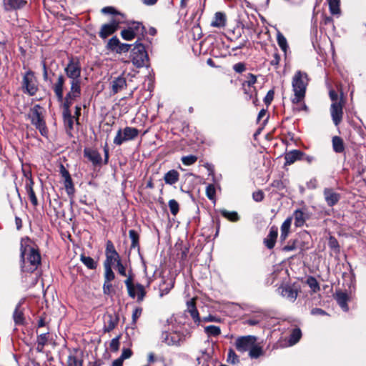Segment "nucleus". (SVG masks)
Instances as JSON below:
<instances>
[{
  "label": "nucleus",
  "mask_w": 366,
  "mask_h": 366,
  "mask_svg": "<svg viewBox=\"0 0 366 366\" xmlns=\"http://www.w3.org/2000/svg\"><path fill=\"white\" fill-rule=\"evenodd\" d=\"M139 29H141L142 31L144 29V26L142 25V24L139 22L134 23L132 26H129L127 29L122 30L121 31V36L124 40L131 41L135 38Z\"/></svg>",
  "instance_id": "nucleus-17"
},
{
  "label": "nucleus",
  "mask_w": 366,
  "mask_h": 366,
  "mask_svg": "<svg viewBox=\"0 0 366 366\" xmlns=\"http://www.w3.org/2000/svg\"><path fill=\"white\" fill-rule=\"evenodd\" d=\"M81 260L89 269H93L97 267L94 260L90 257L81 255Z\"/></svg>",
  "instance_id": "nucleus-42"
},
{
  "label": "nucleus",
  "mask_w": 366,
  "mask_h": 366,
  "mask_svg": "<svg viewBox=\"0 0 366 366\" xmlns=\"http://www.w3.org/2000/svg\"><path fill=\"white\" fill-rule=\"evenodd\" d=\"M335 298L337 304L344 311L346 312L348 310L347 301L349 297L347 293L338 291L335 293Z\"/></svg>",
  "instance_id": "nucleus-24"
},
{
  "label": "nucleus",
  "mask_w": 366,
  "mask_h": 366,
  "mask_svg": "<svg viewBox=\"0 0 366 366\" xmlns=\"http://www.w3.org/2000/svg\"><path fill=\"white\" fill-rule=\"evenodd\" d=\"M307 84V74L301 71H297L292 81V91L294 92V97L292 98L293 104H298L304 100Z\"/></svg>",
  "instance_id": "nucleus-4"
},
{
  "label": "nucleus",
  "mask_w": 366,
  "mask_h": 366,
  "mask_svg": "<svg viewBox=\"0 0 366 366\" xmlns=\"http://www.w3.org/2000/svg\"><path fill=\"white\" fill-rule=\"evenodd\" d=\"M67 366H82V362L78 357L71 355L68 357Z\"/></svg>",
  "instance_id": "nucleus-52"
},
{
  "label": "nucleus",
  "mask_w": 366,
  "mask_h": 366,
  "mask_svg": "<svg viewBox=\"0 0 366 366\" xmlns=\"http://www.w3.org/2000/svg\"><path fill=\"white\" fill-rule=\"evenodd\" d=\"M44 109L40 105H34L30 111L29 118L31 124L39 131L41 134L46 137L48 134V129L44 121Z\"/></svg>",
  "instance_id": "nucleus-5"
},
{
  "label": "nucleus",
  "mask_w": 366,
  "mask_h": 366,
  "mask_svg": "<svg viewBox=\"0 0 366 366\" xmlns=\"http://www.w3.org/2000/svg\"><path fill=\"white\" fill-rule=\"evenodd\" d=\"M84 157H86L94 165H99L102 162V156L99 152L95 149L85 148L84 149Z\"/></svg>",
  "instance_id": "nucleus-20"
},
{
  "label": "nucleus",
  "mask_w": 366,
  "mask_h": 366,
  "mask_svg": "<svg viewBox=\"0 0 366 366\" xmlns=\"http://www.w3.org/2000/svg\"><path fill=\"white\" fill-rule=\"evenodd\" d=\"M204 332L210 337H217L221 334V329L218 326L209 325L204 327Z\"/></svg>",
  "instance_id": "nucleus-34"
},
{
  "label": "nucleus",
  "mask_w": 366,
  "mask_h": 366,
  "mask_svg": "<svg viewBox=\"0 0 366 366\" xmlns=\"http://www.w3.org/2000/svg\"><path fill=\"white\" fill-rule=\"evenodd\" d=\"M220 214L231 222H237L239 219L237 212H229L226 209H221Z\"/></svg>",
  "instance_id": "nucleus-35"
},
{
  "label": "nucleus",
  "mask_w": 366,
  "mask_h": 366,
  "mask_svg": "<svg viewBox=\"0 0 366 366\" xmlns=\"http://www.w3.org/2000/svg\"><path fill=\"white\" fill-rule=\"evenodd\" d=\"M181 160L183 164L189 166L197 162V157L194 155H187L182 157Z\"/></svg>",
  "instance_id": "nucleus-49"
},
{
  "label": "nucleus",
  "mask_w": 366,
  "mask_h": 366,
  "mask_svg": "<svg viewBox=\"0 0 366 366\" xmlns=\"http://www.w3.org/2000/svg\"><path fill=\"white\" fill-rule=\"evenodd\" d=\"M307 283L314 292H316L320 290L318 282L313 277H308Z\"/></svg>",
  "instance_id": "nucleus-44"
},
{
  "label": "nucleus",
  "mask_w": 366,
  "mask_h": 366,
  "mask_svg": "<svg viewBox=\"0 0 366 366\" xmlns=\"http://www.w3.org/2000/svg\"><path fill=\"white\" fill-rule=\"evenodd\" d=\"M119 337H117L113 338L109 344L110 350L113 352H117L119 347Z\"/></svg>",
  "instance_id": "nucleus-55"
},
{
  "label": "nucleus",
  "mask_w": 366,
  "mask_h": 366,
  "mask_svg": "<svg viewBox=\"0 0 366 366\" xmlns=\"http://www.w3.org/2000/svg\"><path fill=\"white\" fill-rule=\"evenodd\" d=\"M227 362L230 364L235 365L239 362L238 355L235 353L233 349H229L227 353Z\"/></svg>",
  "instance_id": "nucleus-40"
},
{
  "label": "nucleus",
  "mask_w": 366,
  "mask_h": 366,
  "mask_svg": "<svg viewBox=\"0 0 366 366\" xmlns=\"http://www.w3.org/2000/svg\"><path fill=\"white\" fill-rule=\"evenodd\" d=\"M206 195L207 198L212 201H215L216 189L214 184H209L206 187Z\"/></svg>",
  "instance_id": "nucleus-39"
},
{
  "label": "nucleus",
  "mask_w": 366,
  "mask_h": 366,
  "mask_svg": "<svg viewBox=\"0 0 366 366\" xmlns=\"http://www.w3.org/2000/svg\"><path fill=\"white\" fill-rule=\"evenodd\" d=\"M162 340L167 345L179 346L186 340V335L179 332H164L162 334Z\"/></svg>",
  "instance_id": "nucleus-11"
},
{
  "label": "nucleus",
  "mask_w": 366,
  "mask_h": 366,
  "mask_svg": "<svg viewBox=\"0 0 366 366\" xmlns=\"http://www.w3.org/2000/svg\"><path fill=\"white\" fill-rule=\"evenodd\" d=\"M297 240L290 241L288 244L282 248L283 251L290 252L293 251L297 248Z\"/></svg>",
  "instance_id": "nucleus-58"
},
{
  "label": "nucleus",
  "mask_w": 366,
  "mask_h": 366,
  "mask_svg": "<svg viewBox=\"0 0 366 366\" xmlns=\"http://www.w3.org/2000/svg\"><path fill=\"white\" fill-rule=\"evenodd\" d=\"M117 268L118 270V272L120 275L123 277H127V274L126 273V269L124 266L122 264L121 260L117 263Z\"/></svg>",
  "instance_id": "nucleus-61"
},
{
  "label": "nucleus",
  "mask_w": 366,
  "mask_h": 366,
  "mask_svg": "<svg viewBox=\"0 0 366 366\" xmlns=\"http://www.w3.org/2000/svg\"><path fill=\"white\" fill-rule=\"evenodd\" d=\"M226 16L222 12H216L211 26L216 28H224L226 25Z\"/></svg>",
  "instance_id": "nucleus-25"
},
{
  "label": "nucleus",
  "mask_w": 366,
  "mask_h": 366,
  "mask_svg": "<svg viewBox=\"0 0 366 366\" xmlns=\"http://www.w3.org/2000/svg\"><path fill=\"white\" fill-rule=\"evenodd\" d=\"M112 288V285L109 282H104L103 285V292L106 295H109L111 292V289Z\"/></svg>",
  "instance_id": "nucleus-64"
},
{
  "label": "nucleus",
  "mask_w": 366,
  "mask_h": 366,
  "mask_svg": "<svg viewBox=\"0 0 366 366\" xmlns=\"http://www.w3.org/2000/svg\"><path fill=\"white\" fill-rule=\"evenodd\" d=\"M131 46L132 44L119 43L117 49H116V52L118 54L126 53L129 51Z\"/></svg>",
  "instance_id": "nucleus-56"
},
{
  "label": "nucleus",
  "mask_w": 366,
  "mask_h": 366,
  "mask_svg": "<svg viewBox=\"0 0 366 366\" xmlns=\"http://www.w3.org/2000/svg\"><path fill=\"white\" fill-rule=\"evenodd\" d=\"M332 149L336 153H342L345 151V143L343 139L338 137L335 136L332 139Z\"/></svg>",
  "instance_id": "nucleus-30"
},
{
  "label": "nucleus",
  "mask_w": 366,
  "mask_h": 366,
  "mask_svg": "<svg viewBox=\"0 0 366 366\" xmlns=\"http://www.w3.org/2000/svg\"><path fill=\"white\" fill-rule=\"evenodd\" d=\"M302 156H303V153L302 152H300V150H296V149L292 150L290 152H287L285 154V162L287 164H292L295 161H297L298 159H301Z\"/></svg>",
  "instance_id": "nucleus-28"
},
{
  "label": "nucleus",
  "mask_w": 366,
  "mask_h": 366,
  "mask_svg": "<svg viewBox=\"0 0 366 366\" xmlns=\"http://www.w3.org/2000/svg\"><path fill=\"white\" fill-rule=\"evenodd\" d=\"M252 197L253 199L257 202H262L264 199V193L262 190H258L253 192Z\"/></svg>",
  "instance_id": "nucleus-59"
},
{
  "label": "nucleus",
  "mask_w": 366,
  "mask_h": 366,
  "mask_svg": "<svg viewBox=\"0 0 366 366\" xmlns=\"http://www.w3.org/2000/svg\"><path fill=\"white\" fill-rule=\"evenodd\" d=\"M139 134L137 128L126 127L124 129H119L114 139V144L122 145L124 142L134 140Z\"/></svg>",
  "instance_id": "nucleus-9"
},
{
  "label": "nucleus",
  "mask_w": 366,
  "mask_h": 366,
  "mask_svg": "<svg viewBox=\"0 0 366 366\" xmlns=\"http://www.w3.org/2000/svg\"><path fill=\"white\" fill-rule=\"evenodd\" d=\"M179 173L175 169L169 170L164 176L165 183L169 185L177 183L179 181Z\"/></svg>",
  "instance_id": "nucleus-27"
},
{
  "label": "nucleus",
  "mask_w": 366,
  "mask_h": 366,
  "mask_svg": "<svg viewBox=\"0 0 366 366\" xmlns=\"http://www.w3.org/2000/svg\"><path fill=\"white\" fill-rule=\"evenodd\" d=\"M102 13L104 14H113L114 16H118L120 19H123V16L118 13L112 6H106L102 9Z\"/></svg>",
  "instance_id": "nucleus-46"
},
{
  "label": "nucleus",
  "mask_w": 366,
  "mask_h": 366,
  "mask_svg": "<svg viewBox=\"0 0 366 366\" xmlns=\"http://www.w3.org/2000/svg\"><path fill=\"white\" fill-rule=\"evenodd\" d=\"M21 270L24 272L32 273L37 269L41 264V254L38 248L29 238L21 241Z\"/></svg>",
  "instance_id": "nucleus-1"
},
{
  "label": "nucleus",
  "mask_w": 366,
  "mask_h": 366,
  "mask_svg": "<svg viewBox=\"0 0 366 366\" xmlns=\"http://www.w3.org/2000/svg\"><path fill=\"white\" fill-rule=\"evenodd\" d=\"M187 311L190 314L195 323L199 324L201 319L195 305V299L192 298L187 302Z\"/></svg>",
  "instance_id": "nucleus-23"
},
{
  "label": "nucleus",
  "mask_w": 366,
  "mask_h": 366,
  "mask_svg": "<svg viewBox=\"0 0 366 366\" xmlns=\"http://www.w3.org/2000/svg\"><path fill=\"white\" fill-rule=\"evenodd\" d=\"M142 312V309L141 307H136L132 312V324L134 325L138 320V318L141 316Z\"/></svg>",
  "instance_id": "nucleus-57"
},
{
  "label": "nucleus",
  "mask_w": 366,
  "mask_h": 366,
  "mask_svg": "<svg viewBox=\"0 0 366 366\" xmlns=\"http://www.w3.org/2000/svg\"><path fill=\"white\" fill-rule=\"evenodd\" d=\"M104 269H105L104 282H110L115 277L114 273L112 269V266H109V265L108 266L104 265Z\"/></svg>",
  "instance_id": "nucleus-43"
},
{
  "label": "nucleus",
  "mask_w": 366,
  "mask_h": 366,
  "mask_svg": "<svg viewBox=\"0 0 366 366\" xmlns=\"http://www.w3.org/2000/svg\"><path fill=\"white\" fill-rule=\"evenodd\" d=\"M106 260L104 265L112 266L120 261V257L117 252L113 242L111 240H107L106 243L105 250Z\"/></svg>",
  "instance_id": "nucleus-12"
},
{
  "label": "nucleus",
  "mask_w": 366,
  "mask_h": 366,
  "mask_svg": "<svg viewBox=\"0 0 366 366\" xmlns=\"http://www.w3.org/2000/svg\"><path fill=\"white\" fill-rule=\"evenodd\" d=\"M81 89L74 88L69 89V91L66 93L65 97H63V102H61L63 107L62 114L68 115V114H71V106L77 98L81 97Z\"/></svg>",
  "instance_id": "nucleus-10"
},
{
  "label": "nucleus",
  "mask_w": 366,
  "mask_h": 366,
  "mask_svg": "<svg viewBox=\"0 0 366 366\" xmlns=\"http://www.w3.org/2000/svg\"><path fill=\"white\" fill-rule=\"evenodd\" d=\"M119 43V39L117 36H114L109 40L107 47L109 50L116 51V49H117Z\"/></svg>",
  "instance_id": "nucleus-45"
},
{
  "label": "nucleus",
  "mask_w": 366,
  "mask_h": 366,
  "mask_svg": "<svg viewBox=\"0 0 366 366\" xmlns=\"http://www.w3.org/2000/svg\"><path fill=\"white\" fill-rule=\"evenodd\" d=\"M174 281L172 279L163 280L162 282L159 285L160 296L163 297L167 295L170 290L174 287Z\"/></svg>",
  "instance_id": "nucleus-26"
},
{
  "label": "nucleus",
  "mask_w": 366,
  "mask_h": 366,
  "mask_svg": "<svg viewBox=\"0 0 366 366\" xmlns=\"http://www.w3.org/2000/svg\"><path fill=\"white\" fill-rule=\"evenodd\" d=\"M323 195L329 207H333L337 204L341 198L340 194L337 193L332 188H325Z\"/></svg>",
  "instance_id": "nucleus-18"
},
{
  "label": "nucleus",
  "mask_w": 366,
  "mask_h": 366,
  "mask_svg": "<svg viewBox=\"0 0 366 366\" xmlns=\"http://www.w3.org/2000/svg\"><path fill=\"white\" fill-rule=\"evenodd\" d=\"M332 119L335 126H338L342 122L343 116V103L333 102L330 107Z\"/></svg>",
  "instance_id": "nucleus-15"
},
{
  "label": "nucleus",
  "mask_w": 366,
  "mask_h": 366,
  "mask_svg": "<svg viewBox=\"0 0 366 366\" xmlns=\"http://www.w3.org/2000/svg\"><path fill=\"white\" fill-rule=\"evenodd\" d=\"M47 334L48 333H43L38 336L37 337V350L39 351H41L44 347V345L47 342Z\"/></svg>",
  "instance_id": "nucleus-41"
},
{
  "label": "nucleus",
  "mask_w": 366,
  "mask_h": 366,
  "mask_svg": "<svg viewBox=\"0 0 366 366\" xmlns=\"http://www.w3.org/2000/svg\"><path fill=\"white\" fill-rule=\"evenodd\" d=\"M123 22L118 16H114V19L109 24L102 26L101 30L99 33L102 39H106L109 35L114 34L118 29L119 25Z\"/></svg>",
  "instance_id": "nucleus-13"
},
{
  "label": "nucleus",
  "mask_w": 366,
  "mask_h": 366,
  "mask_svg": "<svg viewBox=\"0 0 366 366\" xmlns=\"http://www.w3.org/2000/svg\"><path fill=\"white\" fill-rule=\"evenodd\" d=\"M34 182L31 179H29L26 184V190L29 197V199L34 206L38 205V199L36 197L35 192L33 189Z\"/></svg>",
  "instance_id": "nucleus-29"
},
{
  "label": "nucleus",
  "mask_w": 366,
  "mask_h": 366,
  "mask_svg": "<svg viewBox=\"0 0 366 366\" xmlns=\"http://www.w3.org/2000/svg\"><path fill=\"white\" fill-rule=\"evenodd\" d=\"M257 81V78L252 74H249L247 80L245 81L244 85L246 84L248 86H252Z\"/></svg>",
  "instance_id": "nucleus-60"
},
{
  "label": "nucleus",
  "mask_w": 366,
  "mask_h": 366,
  "mask_svg": "<svg viewBox=\"0 0 366 366\" xmlns=\"http://www.w3.org/2000/svg\"><path fill=\"white\" fill-rule=\"evenodd\" d=\"M302 336L301 330L299 328L295 329L292 330L289 341L291 345L296 344L300 339Z\"/></svg>",
  "instance_id": "nucleus-38"
},
{
  "label": "nucleus",
  "mask_w": 366,
  "mask_h": 366,
  "mask_svg": "<svg viewBox=\"0 0 366 366\" xmlns=\"http://www.w3.org/2000/svg\"><path fill=\"white\" fill-rule=\"evenodd\" d=\"M129 238L132 240V247H136L139 244V234L138 233L134 230L131 229L129 232Z\"/></svg>",
  "instance_id": "nucleus-48"
},
{
  "label": "nucleus",
  "mask_w": 366,
  "mask_h": 366,
  "mask_svg": "<svg viewBox=\"0 0 366 366\" xmlns=\"http://www.w3.org/2000/svg\"><path fill=\"white\" fill-rule=\"evenodd\" d=\"M329 5L330 11L332 15L340 14V0H327Z\"/></svg>",
  "instance_id": "nucleus-33"
},
{
  "label": "nucleus",
  "mask_w": 366,
  "mask_h": 366,
  "mask_svg": "<svg viewBox=\"0 0 366 366\" xmlns=\"http://www.w3.org/2000/svg\"><path fill=\"white\" fill-rule=\"evenodd\" d=\"M21 303L19 302L14 312L13 318L16 325H23L24 322V313L19 310Z\"/></svg>",
  "instance_id": "nucleus-32"
},
{
  "label": "nucleus",
  "mask_w": 366,
  "mask_h": 366,
  "mask_svg": "<svg viewBox=\"0 0 366 366\" xmlns=\"http://www.w3.org/2000/svg\"><path fill=\"white\" fill-rule=\"evenodd\" d=\"M21 89L24 94L34 96L39 90V84L35 74L31 70H28L22 76Z\"/></svg>",
  "instance_id": "nucleus-7"
},
{
  "label": "nucleus",
  "mask_w": 366,
  "mask_h": 366,
  "mask_svg": "<svg viewBox=\"0 0 366 366\" xmlns=\"http://www.w3.org/2000/svg\"><path fill=\"white\" fill-rule=\"evenodd\" d=\"M64 71L66 76L69 79L70 88L81 89V65L77 56L69 58Z\"/></svg>",
  "instance_id": "nucleus-3"
},
{
  "label": "nucleus",
  "mask_w": 366,
  "mask_h": 366,
  "mask_svg": "<svg viewBox=\"0 0 366 366\" xmlns=\"http://www.w3.org/2000/svg\"><path fill=\"white\" fill-rule=\"evenodd\" d=\"M64 187L69 195H71L74 193V187L71 177L64 179Z\"/></svg>",
  "instance_id": "nucleus-50"
},
{
  "label": "nucleus",
  "mask_w": 366,
  "mask_h": 366,
  "mask_svg": "<svg viewBox=\"0 0 366 366\" xmlns=\"http://www.w3.org/2000/svg\"><path fill=\"white\" fill-rule=\"evenodd\" d=\"M304 213L301 210H296L294 213L295 224L296 227H301L305 223Z\"/></svg>",
  "instance_id": "nucleus-37"
},
{
  "label": "nucleus",
  "mask_w": 366,
  "mask_h": 366,
  "mask_svg": "<svg viewBox=\"0 0 366 366\" xmlns=\"http://www.w3.org/2000/svg\"><path fill=\"white\" fill-rule=\"evenodd\" d=\"M124 284L130 297H137L138 302H142L144 300L146 295L144 286L139 283L134 284L131 274L128 275L127 280L124 281Z\"/></svg>",
  "instance_id": "nucleus-8"
},
{
  "label": "nucleus",
  "mask_w": 366,
  "mask_h": 366,
  "mask_svg": "<svg viewBox=\"0 0 366 366\" xmlns=\"http://www.w3.org/2000/svg\"><path fill=\"white\" fill-rule=\"evenodd\" d=\"M277 235V227L272 226L269 229L267 237L264 239V243L268 249H271L274 247Z\"/></svg>",
  "instance_id": "nucleus-22"
},
{
  "label": "nucleus",
  "mask_w": 366,
  "mask_h": 366,
  "mask_svg": "<svg viewBox=\"0 0 366 366\" xmlns=\"http://www.w3.org/2000/svg\"><path fill=\"white\" fill-rule=\"evenodd\" d=\"M132 355V352L130 349H128V348H124L122 350V355L120 356V357L124 360L127 358H129Z\"/></svg>",
  "instance_id": "nucleus-62"
},
{
  "label": "nucleus",
  "mask_w": 366,
  "mask_h": 366,
  "mask_svg": "<svg viewBox=\"0 0 366 366\" xmlns=\"http://www.w3.org/2000/svg\"><path fill=\"white\" fill-rule=\"evenodd\" d=\"M233 69L237 73H242L245 70V65L243 63H237L233 66Z\"/></svg>",
  "instance_id": "nucleus-63"
},
{
  "label": "nucleus",
  "mask_w": 366,
  "mask_h": 366,
  "mask_svg": "<svg viewBox=\"0 0 366 366\" xmlns=\"http://www.w3.org/2000/svg\"><path fill=\"white\" fill-rule=\"evenodd\" d=\"M63 118L66 129L71 130L74 124V117L71 114H68V115L63 114Z\"/></svg>",
  "instance_id": "nucleus-47"
},
{
  "label": "nucleus",
  "mask_w": 366,
  "mask_h": 366,
  "mask_svg": "<svg viewBox=\"0 0 366 366\" xmlns=\"http://www.w3.org/2000/svg\"><path fill=\"white\" fill-rule=\"evenodd\" d=\"M127 86V79L124 74L114 76L110 81V88L112 94H116L122 90L125 89Z\"/></svg>",
  "instance_id": "nucleus-14"
},
{
  "label": "nucleus",
  "mask_w": 366,
  "mask_h": 366,
  "mask_svg": "<svg viewBox=\"0 0 366 366\" xmlns=\"http://www.w3.org/2000/svg\"><path fill=\"white\" fill-rule=\"evenodd\" d=\"M292 224V218H287L281 225V232H285L290 233V229Z\"/></svg>",
  "instance_id": "nucleus-54"
},
{
  "label": "nucleus",
  "mask_w": 366,
  "mask_h": 366,
  "mask_svg": "<svg viewBox=\"0 0 366 366\" xmlns=\"http://www.w3.org/2000/svg\"><path fill=\"white\" fill-rule=\"evenodd\" d=\"M118 323V318L112 315H108L104 322V331L110 332L115 328Z\"/></svg>",
  "instance_id": "nucleus-31"
},
{
  "label": "nucleus",
  "mask_w": 366,
  "mask_h": 366,
  "mask_svg": "<svg viewBox=\"0 0 366 366\" xmlns=\"http://www.w3.org/2000/svg\"><path fill=\"white\" fill-rule=\"evenodd\" d=\"M169 207L171 213L175 216L179 212V206L178 202L175 199H170L169 201Z\"/></svg>",
  "instance_id": "nucleus-51"
},
{
  "label": "nucleus",
  "mask_w": 366,
  "mask_h": 366,
  "mask_svg": "<svg viewBox=\"0 0 366 366\" xmlns=\"http://www.w3.org/2000/svg\"><path fill=\"white\" fill-rule=\"evenodd\" d=\"M277 41L281 49L284 52H286L288 48L287 41L284 35L280 31H278L277 34Z\"/></svg>",
  "instance_id": "nucleus-36"
},
{
  "label": "nucleus",
  "mask_w": 366,
  "mask_h": 366,
  "mask_svg": "<svg viewBox=\"0 0 366 366\" xmlns=\"http://www.w3.org/2000/svg\"><path fill=\"white\" fill-rule=\"evenodd\" d=\"M234 346L240 353L248 352L251 359H258L264 355L262 345L257 342V337L254 335L237 337L234 341Z\"/></svg>",
  "instance_id": "nucleus-2"
},
{
  "label": "nucleus",
  "mask_w": 366,
  "mask_h": 366,
  "mask_svg": "<svg viewBox=\"0 0 366 366\" xmlns=\"http://www.w3.org/2000/svg\"><path fill=\"white\" fill-rule=\"evenodd\" d=\"M329 247L335 250V252H338L340 251V246H339V243L337 242V240L333 237H330V239H329Z\"/></svg>",
  "instance_id": "nucleus-53"
},
{
  "label": "nucleus",
  "mask_w": 366,
  "mask_h": 366,
  "mask_svg": "<svg viewBox=\"0 0 366 366\" xmlns=\"http://www.w3.org/2000/svg\"><path fill=\"white\" fill-rule=\"evenodd\" d=\"M26 4V0H4V6L6 11L21 9Z\"/></svg>",
  "instance_id": "nucleus-21"
},
{
  "label": "nucleus",
  "mask_w": 366,
  "mask_h": 366,
  "mask_svg": "<svg viewBox=\"0 0 366 366\" xmlns=\"http://www.w3.org/2000/svg\"><path fill=\"white\" fill-rule=\"evenodd\" d=\"M65 77L61 74L58 76L56 83L53 86L54 92L59 102H63L64 86L65 84Z\"/></svg>",
  "instance_id": "nucleus-19"
},
{
  "label": "nucleus",
  "mask_w": 366,
  "mask_h": 366,
  "mask_svg": "<svg viewBox=\"0 0 366 366\" xmlns=\"http://www.w3.org/2000/svg\"><path fill=\"white\" fill-rule=\"evenodd\" d=\"M278 292L291 302H295L297 297L299 288L295 286L285 285L278 288Z\"/></svg>",
  "instance_id": "nucleus-16"
},
{
  "label": "nucleus",
  "mask_w": 366,
  "mask_h": 366,
  "mask_svg": "<svg viewBox=\"0 0 366 366\" xmlns=\"http://www.w3.org/2000/svg\"><path fill=\"white\" fill-rule=\"evenodd\" d=\"M131 61L137 68L147 66L149 57L145 46L137 41L132 49Z\"/></svg>",
  "instance_id": "nucleus-6"
}]
</instances>
